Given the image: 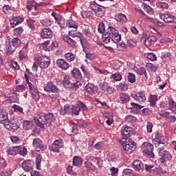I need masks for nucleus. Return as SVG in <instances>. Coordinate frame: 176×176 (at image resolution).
Wrapping results in <instances>:
<instances>
[{"label": "nucleus", "instance_id": "72a5a7b5", "mask_svg": "<svg viewBox=\"0 0 176 176\" xmlns=\"http://www.w3.org/2000/svg\"><path fill=\"white\" fill-rule=\"evenodd\" d=\"M156 101H157V96L156 95H151L148 98L151 107H155L156 105Z\"/></svg>", "mask_w": 176, "mask_h": 176}, {"label": "nucleus", "instance_id": "a878e982", "mask_svg": "<svg viewBox=\"0 0 176 176\" xmlns=\"http://www.w3.org/2000/svg\"><path fill=\"white\" fill-rule=\"evenodd\" d=\"M16 48L14 46H12L10 43H8L6 47V53L7 56H10L14 53Z\"/></svg>", "mask_w": 176, "mask_h": 176}, {"label": "nucleus", "instance_id": "aec40b11", "mask_svg": "<svg viewBox=\"0 0 176 176\" xmlns=\"http://www.w3.org/2000/svg\"><path fill=\"white\" fill-rule=\"evenodd\" d=\"M56 65L62 69H68L69 68V63H67L64 59H58L56 60Z\"/></svg>", "mask_w": 176, "mask_h": 176}, {"label": "nucleus", "instance_id": "a19ab883", "mask_svg": "<svg viewBox=\"0 0 176 176\" xmlns=\"http://www.w3.org/2000/svg\"><path fill=\"white\" fill-rule=\"evenodd\" d=\"M63 85L65 86V87H71V85L72 83L69 81V76H65L63 80Z\"/></svg>", "mask_w": 176, "mask_h": 176}, {"label": "nucleus", "instance_id": "473e14b6", "mask_svg": "<svg viewBox=\"0 0 176 176\" xmlns=\"http://www.w3.org/2000/svg\"><path fill=\"white\" fill-rule=\"evenodd\" d=\"M83 163V159L78 156H75L73 159V166H80Z\"/></svg>", "mask_w": 176, "mask_h": 176}, {"label": "nucleus", "instance_id": "2eb2a0df", "mask_svg": "<svg viewBox=\"0 0 176 176\" xmlns=\"http://www.w3.org/2000/svg\"><path fill=\"white\" fill-rule=\"evenodd\" d=\"M133 168L139 173L144 171V164L140 160H136L133 162Z\"/></svg>", "mask_w": 176, "mask_h": 176}, {"label": "nucleus", "instance_id": "c85d7f7f", "mask_svg": "<svg viewBox=\"0 0 176 176\" xmlns=\"http://www.w3.org/2000/svg\"><path fill=\"white\" fill-rule=\"evenodd\" d=\"M120 100L122 104H127L130 101V96L124 93H122L120 94Z\"/></svg>", "mask_w": 176, "mask_h": 176}, {"label": "nucleus", "instance_id": "8fccbe9b", "mask_svg": "<svg viewBox=\"0 0 176 176\" xmlns=\"http://www.w3.org/2000/svg\"><path fill=\"white\" fill-rule=\"evenodd\" d=\"M129 89V86L126 84L120 82L118 86V89L121 91H126Z\"/></svg>", "mask_w": 176, "mask_h": 176}, {"label": "nucleus", "instance_id": "dca6fc26", "mask_svg": "<svg viewBox=\"0 0 176 176\" xmlns=\"http://www.w3.org/2000/svg\"><path fill=\"white\" fill-rule=\"evenodd\" d=\"M121 134L127 138L131 137V135L133 134V128L126 125L122 126L121 129Z\"/></svg>", "mask_w": 176, "mask_h": 176}, {"label": "nucleus", "instance_id": "423d86ee", "mask_svg": "<svg viewBox=\"0 0 176 176\" xmlns=\"http://www.w3.org/2000/svg\"><path fill=\"white\" fill-rule=\"evenodd\" d=\"M37 63L41 69H46L50 65V58L47 56H42L38 58Z\"/></svg>", "mask_w": 176, "mask_h": 176}, {"label": "nucleus", "instance_id": "20e7f679", "mask_svg": "<svg viewBox=\"0 0 176 176\" xmlns=\"http://www.w3.org/2000/svg\"><path fill=\"white\" fill-rule=\"evenodd\" d=\"M160 158L158 159V164L160 166H166L167 164V162L171 161L173 159V156H171V153L168 151H164L163 153H160L159 154Z\"/></svg>", "mask_w": 176, "mask_h": 176}, {"label": "nucleus", "instance_id": "bb28decb", "mask_svg": "<svg viewBox=\"0 0 176 176\" xmlns=\"http://www.w3.org/2000/svg\"><path fill=\"white\" fill-rule=\"evenodd\" d=\"M72 76H73V78H76V79H82V73H80V70H79V69L78 68H74L72 71Z\"/></svg>", "mask_w": 176, "mask_h": 176}, {"label": "nucleus", "instance_id": "79ce46f5", "mask_svg": "<svg viewBox=\"0 0 176 176\" xmlns=\"http://www.w3.org/2000/svg\"><path fill=\"white\" fill-rule=\"evenodd\" d=\"M8 120V113L3 112L2 109H0V122H5Z\"/></svg>", "mask_w": 176, "mask_h": 176}, {"label": "nucleus", "instance_id": "7c9ffc66", "mask_svg": "<svg viewBox=\"0 0 176 176\" xmlns=\"http://www.w3.org/2000/svg\"><path fill=\"white\" fill-rule=\"evenodd\" d=\"M27 9L29 10V12L32 10V9L36 10V9H38V3L35 2V1H31L27 6Z\"/></svg>", "mask_w": 176, "mask_h": 176}, {"label": "nucleus", "instance_id": "bf43d9fd", "mask_svg": "<svg viewBox=\"0 0 176 176\" xmlns=\"http://www.w3.org/2000/svg\"><path fill=\"white\" fill-rule=\"evenodd\" d=\"M100 90L105 93V91H107V89H108V84L107 82H100Z\"/></svg>", "mask_w": 176, "mask_h": 176}, {"label": "nucleus", "instance_id": "39448f33", "mask_svg": "<svg viewBox=\"0 0 176 176\" xmlns=\"http://www.w3.org/2000/svg\"><path fill=\"white\" fill-rule=\"evenodd\" d=\"M80 109L82 111H87V107L82 102L78 101L76 104L72 106V113L78 116L79 115V112H80Z\"/></svg>", "mask_w": 176, "mask_h": 176}, {"label": "nucleus", "instance_id": "338daca9", "mask_svg": "<svg viewBox=\"0 0 176 176\" xmlns=\"http://www.w3.org/2000/svg\"><path fill=\"white\" fill-rule=\"evenodd\" d=\"M100 5L96 4V3H90V9H91V10H93L95 13V12L97 10V8H99Z\"/></svg>", "mask_w": 176, "mask_h": 176}, {"label": "nucleus", "instance_id": "f8f14e48", "mask_svg": "<svg viewBox=\"0 0 176 176\" xmlns=\"http://www.w3.org/2000/svg\"><path fill=\"white\" fill-rule=\"evenodd\" d=\"M131 97L136 101H139V102H144L146 101V97H145V94H144V92H135L131 94Z\"/></svg>", "mask_w": 176, "mask_h": 176}, {"label": "nucleus", "instance_id": "69168bd1", "mask_svg": "<svg viewBox=\"0 0 176 176\" xmlns=\"http://www.w3.org/2000/svg\"><path fill=\"white\" fill-rule=\"evenodd\" d=\"M69 28H74V30H76L78 28V25H76V23H75V21L70 20L68 22Z\"/></svg>", "mask_w": 176, "mask_h": 176}, {"label": "nucleus", "instance_id": "393cba45", "mask_svg": "<svg viewBox=\"0 0 176 176\" xmlns=\"http://www.w3.org/2000/svg\"><path fill=\"white\" fill-rule=\"evenodd\" d=\"M8 43H10L14 47L16 48L21 45V41L18 37H15L10 38Z\"/></svg>", "mask_w": 176, "mask_h": 176}, {"label": "nucleus", "instance_id": "680f3d73", "mask_svg": "<svg viewBox=\"0 0 176 176\" xmlns=\"http://www.w3.org/2000/svg\"><path fill=\"white\" fill-rule=\"evenodd\" d=\"M12 108L14 111H17L18 112H21V113H24L23 107L17 105V104H14L12 106Z\"/></svg>", "mask_w": 176, "mask_h": 176}, {"label": "nucleus", "instance_id": "c03bdc74", "mask_svg": "<svg viewBox=\"0 0 176 176\" xmlns=\"http://www.w3.org/2000/svg\"><path fill=\"white\" fill-rule=\"evenodd\" d=\"M82 87V82H80V81H77L76 82L74 83H72V85H70L71 89H72V90H78V89H79V87Z\"/></svg>", "mask_w": 176, "mask_h": 176}, {"label": "nucleus", "instance_id": "4c0bfd02", "mask_svg": "<svg viewBox=\"0 0 176 176\" xmlns=\"http://www.w3.org/2000/svg\"><path fill=\"white\" fill-rule=\"evenodd\" d=\"M65 58L67 60L69 63H71L75 60V56L74 54L71 52H68L65 54Z\"/></svg>", "mask_w": 176, "mask_h": 176}, {"label": "nucleus", "instance_id": "a211bd4d", "mask_svg": "<svg viewBox=\"0 0 176 176\" xmlns=\"http://www.w3.org/2000/svg\"><path fill=\"white\" fill-rule=\"evenodd\" d=\"M155 140L160 145H167V138L162 135L160 133H156Z\"/></svg>", "mask_w": 176, "mask_h": 176}, {"label": "nucleus", "instance_id": "b1692460", "mask_svg": "<svg viewBox=\"0 0 176 176\" xmlns=\"http://www.w3.org/2000/svg\"><path fill=\"white\" fill-rule=\"evenodd\" d=\"M156 41V36H150L144 41V45L146 46V47H151V45H152V43H155Z\"/></svg>", "mask_w": 176, "mask_h": 176}, {"label": "nucleus", "instance_id": "a18cd8bd", "mask_svg": "<svg viewBox=\"0 0 176 176\" xmlns=\"http://www.w3.org/2000/svg\"><path fill=\"white\" fill-rule=\"evenodd\" d=\"M60 113V115H67V113H69V106L65 105L62 107Z\"/></svg>", "mask_w": 176, "mask_h": 176}, {"label": "nucleus", "instance_id": "4be33fe9", "mask_svg": "<svg viewBox=\"0 0 176 176\" xmlns=\"http://www.w3.org/2000/svg\"><path fill=\"white\" fill-rule=\"evenodd\" d=\"M85 91L90 94L91 96H93L94 93H96V86L91 83H88L85 86Z\"/></svg>", "mask_w": 176, "mask_h": 176}, {"label": "nucleus", "instance_id": "5fc2aeb1", "mask_svg": "<svg viewBox=\"0 0 176 176\" xmlns=\"http://www.w3.org/2000/svg\"><path fill=\"white\" fill-rule=\"evenodd\" d=\"M2 9L3 13H6L7 14L12 13V8H10V7L8 5H5Z\"/></svg>", "mask_w": 176, "mask_h": 176}, {"label": "nucleus", "instance_id": "49530a36", "mask_svg": "<svg viewBox=\"0 0 176 176\" xmlns=\"http://www.w3.org/2000/svg\"><path fill=\"white\" fill-rule=\"evenodd\" d=\"M98 31L100 34H104V32H105V24L104 22H100L99 23Z\"/></svg>", "mask_w": 176, "mask_h": 176}, {"label": "nucleus", "instance_id": "09e8293b", "mask_svg": "<svg viewBox=\"0 0 176 176\" xmlns=\"http://www.w3.org/2000/svg\"><path fill=\"white\" fill-rule=\"evenodd\" d=\"M58 25H60V28H63L64 30H65V28L68 27V22L65 21L64 19H60L58 22Z\"/></svg>", "mask_w": 176, "mask_h": 176}, {"label": "nucleus", "instance_id": "ddd939ff", "mask_svg": "<svg viewBox=\"0 0 176 176\" xmlns=\"http://www.w3.org/2000/svg\"><path fill=\"white\" fill-rule=\"evenodd\" d=\"M8 155H11L12 156H14L19 153L21 155V146H12L10 147L7 151H6Z\"/></svg>", "mask_w": 176, "mask_h": 176}, {"label": "nucleus", "instance_id": "37998d69", "mask_svg": "<svg viewBox=\"0 0 176 176\" xmlns=\"http://www.w3.org/2000/svg\"><path fill=\"white\" fill-rule=\"evenodd\" d=\"M111 36L109 34H108V33L106 34H102V41L104 43H109V42H111Z\"/></svg>", "mask_w": 176, "mask_h": 176}, {"label": "nucleus", "instance_id": "c9c22d12", "mask_svg": "<svg viewBox=\"0 0 176 176\" xmlns=\"http://www.w3.org/2000/svg\"><path fill=\"white\" fill-rule=\"evenodd\" d=\"M83 36L81 34H79L78 36V42L82 45V47H86V45H87V40L86 38H82Z\"/></svg>", "mask_w": 176, "mask_h": 176}, {"label": "nucleus", "instance_id": "3c124183", "mask_svg": "<svg viewBox=\"0 0 176 176\" xmlns=\"http://www.w3.org/2000/svg\"><path fill=\"white\" fill-rule=\"evenodd\" d=\"M116 28L112 27V26H109L107 29V34H108L110 36H112L113 35V34H116Z\"/></svg>", "mask_w": 176, "mask_h": 176}, {"label": "nucleus", "instance_id": "9b49d317", "mask_svg": "<svg viewBox=\"0 0 176 176\" xmlns=\"http://www.w3.org/2000/svg\"><path fill=\"white\" fill-rule=\"evenodd\" d=\"M41 36L43 39H52L53 38V31L50 28H44L41 32Z\"/></svg>", "mask_w": 176, "mask_h": 176}, {"label": "nucleus", "instance_id": "f03ea898", "mask_svg": "<svg viewBox=\"0 0 176 176\" xmlns=\"http://www.w3.org/2000/svg\"><path fill=\"white\" fill-rule=\"evenodd\" d=\"M24 76L25 80L28 83L29 91L30 94L32 96L33 100L35 101H39V98H41V96H39V90H38V88H36V87H35L33 83L30 82V78H28V74H25Z\"/></svg>", "mask_w": 176, "mask_h": 176}, {"label": "nucleus", "instance_id": "4468645a", "mask_svg": "<svg viewBox=\"0 0 176 176\" xmlns=\"http://www.w3.org/2000/svg\"><path fill=\"white\" fill-rule=\"evenodd\" d=\"M10 25L12 28H14L16 25H19V24H21L23 21H24V18L19 16H13L10 19Z\"/></svg>", "mask_w": 176, "mask_h": 176}, {"label": "nucleus", "instance_id": "603ef678", "mask_svg": "<svg viewBox=\"0 0 176 176\" xmlns=\"http://www.w3.org/2000/svg\"><path fill=\"white\" fill-rule=\"evenodd\" d=\"M138 74H139V75H140V76L144 75L145 78H146V79H148V76L146 74V69H145L144 67H140V69H138Z\"/></svg>", "mask_w": 176, "mask_h": 176}, {"label": "nucleus", "instance_id": "6ab92c4d", "mask_svg": "<svg viewBox=\"0 0 176 176\" xmlns=\"http://www.w3.org/2000/svg\"><path fill=\"white\" fill-rule=\"evenodd\" d=\"M32 161L30 160L24 161L21 164L24 171H31V170H32Z\"/></svg>", "mask_w": 176, "mask_h": 176}, {"label": "nucleus", "instance_id": "412c9836", "mask_svg": "<svg viewBox=\"0 0 176 176\" xmlns=\"http://www.w3.org/2000/svg\"><path fill=\"white\" fill-rule=\"evenodd\" d=\"M153 144H151V145L148 146L145 149L143 150V153L147 155V156H150V157H155V154H153Z\"/></svg>", "mask_w": 176, "mask_h": 176}, {"label": "nucleus", "instance_id": "9d476101", "mask_svg": "<svg viewBox=\"0 0 176 176\" xmlns=\"http://www.w3.org/2000/svg\"><path fill=\"white\" fill-rule=\"evenodd\" d=\"M160 19H161V20H163L164 23H173V21L175 22V18L174 17V16L168 13H160Z\"/></svg>", "mask_w": 176, "mask_h": 176}, {"label": "nucleus", "instance_id": "6e6552de", "mask_svg": "<svg viewBox=\"0 0 176 176\" xmlns=\"http://www.w3.org/2000/svg\"><path fill=\"white\" fill-rule=\"evenodd\" d=\"M64 146V142L61 140H55L53 144L50 146V151L52 152H59L60 148Z\"/></svg>", "mask_w": 176, "mask_h": 176}, {"label": "nucleus", "instance_id": "7ed1b4c3", "mask_svg": "<svg viewBox=\"0 0 176 176\" xmlns=\"http://www.w3.org/2000/svg\"><path fill=\"white\" fill-rule=\"evenodd\" d=\"M135 142L130 139H126V141L122 142L123 152L126 153V155H130L133 153L134 149H135Z\"/></svg>", "mask_w": 176, "mask_h": 176}, {"label": "nucleus", "instance_id": "58836bf2", "mask_svg": "<svg viewBox=\"0 0 176 176\" xmlns=\"http://www.w3.org/2000/svg\"><path fill=\"white\" fill-rule=\"evenodd\" d=\"M42 162V155L38 154L36 157V166L37 170H41V163Z\"/></svg>", "mask_w": 176, "mask_h": 176}, {"label": "nucleus", "instance_id": "864d4df0", "mask_svg": "<svg viewBox=\"0 0 176 176\" xmlns=\"http://www.w3.org/2000/svg\"><path fill=\"white\" fill-rule=\"evenodd\" d=\"M128 82L130 83H134L135 82V75L133 73H129Z\"/></svg>", "mask_w": 176, "mask_h": 176}, {"label": "nucleus", "instance_id": "13d9d810", "mask_svg": "<svg viewBox=\"0 0 176 176\" xmlns=\"http://www.w3.org/2000/svg\"><path fill=\"white\" fill-rule=\"evenodd\" d=\"M23 31H24V29H23V27H19L14 29V32L16 35H21V34H23Z\"/></svg>", "mask_w": 176, "mask_h": 176}, {"label": "nucleus", "instance_id": "2f4dec72", "mask_svg": "<svg viewBox=\"0 0 176 176\" xmlns=\"http://www.w3.org/2000/svg\"><path fill=\"white\" fill-rule=\"evenodd\" d=\"M169 109L176 114V103L173 99L168 100Z\"/></svg>", "mask_w": 176, "mask_h": 176}, {"label": "nucleus", "instance_id": "ea45409f", "mask_svg": "<svg viewBox=\"0 0 176 176\" xmlns=\"http://www.w3.org/2000/svg\"><path fill=\"white\" fill-rule=\"evenodd\" d=\"M48 100L50 101H52V102H60V96L58 95H49L47 96Z\"/></svg>", "mask_w": 176, "mask_h": 176}, {"label": "nucleus", "instance_id": "6e6d98bb", "mask_svg": "<svg viewBox=\"0 0 176 176\" xmlns=\"http://www.w3.org/2000/svg\"><path fill=\"white\" fill-rule=\"evenodd\" d=\"M79 34H81V33H77L76 32V29H75V30L69 31V36H72V38H74V39L76 38H78V36L79 35Z\"/></svg>", "mask_w": 176, "mask_h": 176}, {"label": "nucleus", "instance_id": "e2e57ef3", "mask_svg": "<svg viewBox=\"0 0 176 176\" xmlns=\"http://www.w3.org/2000/svg\"><path fill=\"white\" fill-rule=\"evenodd\" d=\"M111 78H113V79L117 82L122 80V75L119 74H114L111 76Z\"/></svg>", "mask_w": 176, "mask_h": 176}, {"label": "nucleus", "instance_id": "f704fd0d", "mask_svg": "<svg viewBox=\"0 0 176 176\" xmlns=\"http://www.w3.org/2000/svg\"><path fill=\"white\" fill-rule=\"evenodd\" d=\"M111 39L114 43H119L122 39V36L117 32L111 36Z\"/></svg>", "mask_w": 176, "mask_h": 176}, {"label": "nucleus", "instance_id": "c756f323", "mask_svg": "<svg viewBox=\"0 0 176 176\" xmlns=\"http://www.w3.org/2000/svg\"><path fill=\"white\" fill-rule=\"evenodd\" d=\"M156 6H157V9L158 10H160L162 9V10H164V9H168V3H166V2H157L156 3Z\"/></svg>", "mask_w": 176, "mask_h": 176}, {"label": "nucleus", "instance_id": "cd10ccee", "mask_svg": "<svg viewBox=\"0 0 176 176\" xmlns=\"http://www.w3.org/2000/svg\"><path fill=\"white\" fill-rule=\"evenodd\" d=\"M33 126H34V122H32V121L23 120V127L24 130H31Z\"/></svg>", "mask_w": 176, "mask_h": 176}, {"label": "nucleus", "instance_id": "de8ad7c7", "mask_svg": "<svg viewBox=\"0 0 176 176\" xmlns=\"http://www.w3.org/2000/svg\"><path fill=\"white\" fill-rule=\"evenodd\" d=\"M51 16H52V17H54L55 21H57L58 23L62 20V16L61 15H60V14L56 12H53L51 14Z\"/></svg>", "mask_w": 176, "mask_h": 176}, {"label": "nucleus", "instance_id": "e433bc0d", "mask_svg": "<svg viewBox=\"0 0 176 176\" xmlns=\"http://www.w3.org/2000/svg\"><path fill=\"white\" fill-rule=\"evenodd\" d=\"M118 20L120 21V23H127L128 20L127 16H126V14L120 13L118 16Z\"/></svg>", "mask_w": 176, "mask_h": 176}, {"label": "nucleus", "instance_id": "4d7b16f0", "mask_svg": "<svg viewBox=\"0 0 176 176\" xmlns=\"http://www.w3.org/2000/svg\"><path fill=\"white\" fill-rule=\"evenodd\" d=\"M6 166H8L6 160L3 157H0V168H5Z\"/></svg>", "mask_w": 176, "mask_h": 176}, {"label": "nucleus", "instance_id": "5701e85b", "mask_svg": "<svg viewBox=\"0 0 176 176\" xmlns=\"http://www.w3.org/2000/svg\"><path fill=\"white\" fill-rule=\"evenodd\" d=\"M105 10L106 8L104 6H100L96 10L95 14L97 17H104V16H105Z\"/></svg>", "mask_w": 176, "mask_h": 176}, {"label": "nucleus", "instance_id": "0eeeda50", "mask_svg": "<svg viewBox=\"0 0 176 176\" xmlns=\"http://www.w3.org/2000/svg\"><path fill=\"white\" fill-rule=\"evenodd\" d=\"M32 145L37 152H41V151H46L47 147L46 145L43 144V142L40 138H35L33 140Z\"/></svg>", "mask_w": 176, "mask_h": 176}, {"label": "nucleus", "instance_id": "052dcab7", "mask_svg": "<svg viewBox=\"0 0 176 176\" xmlns=\"http://www.w3.org/2000/svg\"><path fill=\"white\" fill-rule=\"evenodd\" d=\"M146 57L148 60H151V61H155V60L157 59L156 55L153 53H148Z\"/></svg>", "mask_w": 176, "mask_h": 176}, {"label": "nucleus", "instance_id": "774afa93", "mask_svg": "<svg viewBox=\"0 0 176 176\" xmlns=\"http://www.w3.org/2000/svg\"><path fill=\"white\" fill-rule=\"evenodd\" d=\"M116 90L112 87H107V89H106V91L104 93H107V94H112L115 93Z\"/></svg>", "mask_w": 176, "mask_h": 176}, {"label": "nucleus", "instance_id": "1a4fd4ad", "mask_svg": "<svg viewBox=\"0 0 176 176\" xmlns=\"http://www.w3.org/2000/svg\"><path fill=\"white\" fill-rule=\"evenodd\" d=\"M45 91H51L52 93H58L59 91L58 87L56 86L53 82H48L44 86Z\"/></svg>", "mask_w": 176, "mask_h": 176}, {"label": "nucleus", "instance_id": "0e129e2a", "mask_svg": "<svg viewBox=\"0 0 176 176\" xmlns=\"http://www.w3.org/2000/svg\"><path fill=\"white\" fill-rule=\"evenodd\" d=\"M159 115L160 116H162V118H166V119H167V118H168V115H170V112L162 110L159 112Z\"/></svg>", "mask_w": 176, "mask_h": 176}, {"label": "nucleus", "instance_id": "f3484780", "mask_svg": "<svg viewBox=\"0 0 176 176\" xmlns=\"http://www.w3.org/2000/svg\"><path fill=\"white\" fill-rule=\"evenodd\" d=\"M63 41L64 42H66L67 43H68V45L72 46V47H75L76 43L79 42V38H76L72 39L71 38V37H69V36H64Z\"/></svg>", "mask_w": 176, "mask_h": 176}, {"label": "nucleus", "instance_id": "f257e3e1", "mask_svg": "<svg viewBox=\"0 0 176 176\" xmlns=\"http://www.w3.org/2000/svg\"><path fill=\"white\" fill-rule=\"evenodd\" d=\"M34 121L38 127L45 130V124H47V123H50V124L54 123V122H56V117L53 113H48L47 114L45 113H40L37 115Z\"/></svg>", "mask_w": 176, "mask_h": 176}]
</instances>
